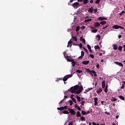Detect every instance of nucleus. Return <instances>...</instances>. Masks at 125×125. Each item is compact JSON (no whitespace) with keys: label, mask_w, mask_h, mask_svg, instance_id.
Here are the masks:
<instances>
[{"label":"nucleus","mask_w":125,"mask_h":125,"mask_svg":"<svg viewBox=\"0 0 125 125\" xmlns=\"http://www.w3.org/2000/svg\"><path fill=\"white\" fill-rule=\"evenodd\" d=\"M72 76L73 75L72 74L65 76L63 79V81L64 82V83L65 82H66L69 78H72Z\"/></svg>","instance_id":"nucleus-1"},{"label":"nucleus","mask_w":125,"mask_h":125,"mask_svg":"<svg viewBox=\"0 0 125 125\" xmlns=\"http://www.w3.org/2000/svg\"><path fill=\"white\" fill-rule=\"evenodd\" d=\"M120 28V29H124L125 28L123 27V26H119V25H114L112 26V29H118L119 28Z\"/></svg>","instance_id":"nucleus-2"},{"label":"nucleus","mask_w":125,"mask_h":125,"mask_svg":"<svg viewBox=\"0 0 125 125\" xmlns=\"http://www.w3.org/2000/svg\"><path fill=\"white\" fill-rule=\"evenodd\" d=\"M68 110L71 115H73V116H75V115H76V111H75V110L72 109L71 108H68Z\"/></svg>","instance_id":"nucleus-3"},{"label":"nucleus","mask_w":125,"mask_h":125,"mask_svg":"<svg viewBox=\"0 0 125 125\" xmlns=\"http://www.w3.org/2000/svg\"><path fill=\"white\" fill-rule=\"evenodd\" d=\"M87 72H89V73H92V74H94V76L95 77H97V74H96V72H95V71L87 69Z\"/></svg>","instance_id":"nucleus-4"},{"label":"nucleus","mask_w":125,"mask_h":125,"mask_svg":"<svg viewBox=\"0 0 125 125\" xmlns=\"http://www.w3.org/2000/svg\"><path fill=\"white\" fill-rule=\"evenodd\" d=\"M114 64H116V65H118L120 67H124V64H123L122 62H115Z\"/></svg>","instance_id":"nucleus-5"},{"label":"nucleus","mask_w":125,"mask_h":125,"mask_svg":"<svg viewBox=\"0 0 125 125\" xmlns=\"http://www.w3.org/2000/svg\"><path fill=\"white\" fill-rule=\"evenodd\" d=\"M79 5H80V3L78 2H76L72 4V6H73L74 8H76V7H77V6H79Z\"/></svg>","instance_id":"nucleus-6"},{"label":"nucleus","mask_w":125,"mask_h":125,"mask_svg":"<svg viewBox=\"0 0 125 125\" xmlns=\"http://www.w3.org/2000/svg\"><path fill=\"white\" fill-rule=\"evenodd\" d=\"M66 59H67L68 62H72L74 60L72 59V58H70L68 56L65 57Z\"/></svg>","instance_id":"nucleus-7"},{"label":"nucleus","mask_w":125,"mask_h":125,"mask_svg":"<svg viewBox=\"0 0 125 125\" xmlns=\"http://www.w3.org/2000/svg\"><path fill=\"white\" fill-rule=\"evenodd\" d=\"M98 20L99 21H102L103 20H107V18H103L102 17H100L98 18Z\"/></svg>","instance_id":"nucleus-8"},{"label":"nucleus","mask_w":125,"mask_h":125,"mask_svg":"<svg viewBox=\"0 0 125 125\" xmlns=\"http://www.w3.org/2000/svg\"><path fill=\"white\" fill-rule=\"evenodd\" d=\"M97 101H98V98H94V105L96 106V105H97V104H98V103L97 102Z\"/></svg>","instance_id":"nucleus-9"},{"label":"nucleus","mask_w":125,"mask_h":125,"mask_svg":"<svg viewBox=\"0 0 125 125\" xmlns=\"http://www.w3.org/2000/svg\"><path fill=\"white\" fill-rule=\"evenodd\" d=\"M75 108H76L77 109V110H78V111H81V108L80 107V106L78 105V104H76L74 105Z\"/></svg>","instance_id":"nucleus-10"},{"label":"nucleus","mask_w":125,"mask_h":125,"mask_svg":"<svg viewBox=\"0 0 125 125\" xmlns=\"http://www.w3.org/2000/svg\"><path fill=\"white\" fill-rule=\"evenodd\" d=\"M79 87H80V86H79V85H76L74 86V87H73V89H74V90H75V91L78 90V89H79Z\"/></svg>","instance_id":"nucleus-11"},{"label":"nucleus","mask_w":125,"mask_h":125,"mask_svg":"<svg viewBox=\"0 0 125 125\" xmlns=\"http://www.w3.org/2000/svg\"><path fill=\"white\" fill-rule=\"evenodd\" d=\"M102 88H105V86H106V83H105V81H103L102 83Z\"/></svg>","instance_id":"nucleus-12"},{"label":"nucleus","mask_w":125,"mask_h":125,"mask_svg":"<svg viewBox=\"0 0 125 125\" xmlns=\"http://www.w3.org/2000/svg\"><path fill=\"white\" fill-rule=\"evenodd\" d=\"M80 40L83 42V43H84V44H85V40L84 39V38H83V37H81L80 38Z\"/></svg>","instance_id":"nucleus-13"},{"label":"nucleus","mask_w":125,"mask_h":125,"mask_svg":"<svg viewBox=\"0 0 125 125\" xmlns=\"http://www.w3.org/2000/svg\"><path fill=\"white\" fill-rule=\"evenodd\" d=\"M70 91H71V92L72 93H75V92H76L75 89H74V88L73 87H72L70 88Z\"/></svg>","instance_id":"nucleus-14"},{"label":"nucleus","mask_w":125,"mask_h":125,"mask_svg":"<svg viewBox=\"0 0 125 125\" xmlns=\"http://www.w3.org/2000/svg\"><path fill=\"white\" fill-rule=\"evenodd\" d=\"M72 39L73 40V41H75V42L78 41V38H77V36H73V35H72Z\"/></svg>","instance_id":"nucleus-15"},{"label":"nucleus","mask_w":125,"mask_h":125,"mask_svg":"<svg viewBox=\"0 0 125 125\" xmlns=\"http://www.w3.org/2000/svg\"><path fill=\"white\" fill-rule=\"evenodd\" d=\"M82 63L84 65H87V64L89 63V61H85L82 62Z\"/></svg>","instance_id":"nucleus-16"},{"label":"nucleus","mask_w":125,"mask_h":125,"mask_svg":"<svg viewBox=\"0 0 125 125\" xmlns=\"http://www.w3.org/2000/svg\"><path fill=\"white\" fill-rule=\"evenodd\" d=\"M94 10L93 8L91 7L88 9V12H90V13H93Z\"/></svg>","instance_id":"nucleus-17"},{"label":"nucleus","mask_w":125,"mask_h":125,"mask_svg":"<svg viewBox=\"0 0 125 125\" xmlns=\"http://www.w3.org/2000/svg\"><path fill=\"white\" fill-rule=\"evenodd\" d=\"M113 48L114 50H117L118 49V46H117V44H115L113 45Z\"/></svg>","instance_id":"nucleus-18"},{"label":"nucleus","mask_w":125,"mask_h":125,"mask_svg":"<svg viewBox=\"0 0 125 125\" xmlns=\"http://www.w3.org/2000/svg\"><path fill=\"white\" fill-rule=\"evenodd\" d=\"M71 64H72V67H75V66L76 65V62H75L74 60H73L71 62Z\"/></svg>","instance_id":"nucleus-19"},{"label":"nucleus","mask_w":125,"mask_h":125,"mask_svg":"<svg viewBox=\"0 0 125 125\" xmlns=\"http://www.w3.org/2000/svg\"><path fill=\"white\" fill-rule=\"evenodd\" d=\"M104 91V92H105V93H107V92H108V84L105 86Z\"/></svg>","instance_id":"nucleus-20"},{"label":"nucleus","mask_w":125,"mask_h":125,"mask_svg":"<svg viewBox=\"0 0 125 125\" xmlns=\"http://www.w3.org/2000/svg\"><path fill=\"white\" fill-rule=\"evenodd\" d=\"M106 23H107L106 21H102L100 22V24H101V25H104V24H106Z\"/></svg>","instance_id":"nucleus-21"},{"label":"nucleus","mask_w":125,"mask_h":125,"mask_svg":"<svg viewBox=\"0 0 125 125\" xmlns=\"http://www.w3.org/2000/svg\"><path fill=\"white\" fill-rule=\"evenodd\" d=\"M73 42V41L70 40L69 42H68V44H69V46H72V44H70V43H72ZM67 47H69V45H67Z\"/></svg>","instance_id":"nucleus-22"},{"label":"nucleus","mask_w":125,"mask_h":125,"mask_svg":"<svg viewBox=\"0 0 125 125\" xmlns=\"http://www.w3.org/2000/svg\"><path fill=\"white\" fill-rule=\"evenodd\" d=\"M95 49H99V50H100V47H99V45H97L94 46Z\"/></svg>","instance_id":"nucleus-23"},{"label":"nucleus","mask_w":125,"mask_h":125,"mask_svg":"<svg viewBox=\"0 0 125 125\" xmlns=\"http://www.w3.org/2000/svg\"><path fill=\"white\" fill-rule=\"evenodd\" d=\"M119 98L121 99V100H125V97L121 95L119 96Z\"/></svg>","instance_id":"nucleus-24"},{"label":"nucleus","mask_w":125,"mask_h":125,"mask_svg":"<svg viewBox=\"0 0 125 125\" xmlns=\"http://www.w3.org/2000/svg\"><path fill=\"white\" fill-rule=\"evenodd\" d=\"M100 26V23H99V22H96L95 23V27H99Z\"/></svg>","instance_id":"nucleus-25"},{"label":"nucleus","mask_w":125,"mask_h":125,"mask_svg":"<svg viewBox=\"0 0 125 125\" xmlns=\"http://www.w3.org/2000/svg\"><path fill=\"white\" fill-rule=\"evenodd\" d=\"M76 116L77 117H81V112H80V111H77Z\"/></svg>","instance_id":"nucleus-26"},{"label":"nucleus","mask_w":125,"mask_h":125,"mask_svg":"<svg viewBox=\"0 0 125 125\" xmlns=\"http://www.w3.org/2000/svg\"><path fill=\"white\" fill-rule=\"evenodd\" d=\"M81 120L82 122H84V121H85V118L83 116H82L81 117Z\"/></svg>","instance_id":"nucleus-27"},{"label":"nucleus","mask_w":125,"mask_h":125,"mask_svg":"<svg viewBox=\"0 0 125 125\" xmlns=\"http://www.w3.org/2000/svg\"><path fill=\"white\" fill-rule=\"evenodd\" d=\"M71 98L72 101H73V102H74V103H77V101H76V99H75V98H74V97H71Z\"/></svg>","instance_id":"nucleus-28"},{"label":"nucleus","mask_w":125,"mask_h":125,"mask_svg":"<svg viewBox=\"0 0 125 125\" xmlns=\"http://www.w3.org/2000/svg\"><path fill=\"white\" fill-rule=\"evenodd\" d=\"M97 31H98L97 29H96L91 30V32L92 33H96L97 32Z\"/></svg>","instance_id":"nucleus-29"},{"label":"nucleus","mask_w":125,"mask_h":125,"mask_svg":"<svg viewBox=\"0 0 125 125\" xmlns=\"http://www.w3.org/2000/svg\"><path fill=\"white\" fill-rule=\"evenodd\" d=\"M117 99L115 98V97L112 98L111 101L116 102V101H117Z\"/></svg>","instance_id":"nucleus-30"},{"label":"nucleus","mask_w":125,"mask_h":125,"mask_svg":"<svg viewBox=\"0 0 125 125\" xmlns=\"http://www.w3.org/2000/svg\"><path fill=\"white\" fill-rule=\"evenodd\" d=\"M100 92H102V88L99 89L98 91H97V93H100Z\"/></svg>","instance_id":"nucleus-31"},{"label":"nucleus","mask_w":125,"mask_h":125,"mask_svg":"<svg viewBox=\"0 0 125 125\" xmlns=\"http://www.w3.org/2000/svg\"><path fill=\"white\" fill-rule=\"evenodd\" d=\"M57 110H60V111H62V110H64L63 107H58Z\"/></svg>","instance_id":"nucleus-32"},{"label":"nucleus","mask_w":125,"mask_h":125,"mask_svg":"<svg viewBox=\"0 0 125 125\" xmlns=\"http://www.w3.org/2000/svg\"><path fill=\"white\" fill-rule=\"evenodd\" d=\"M80 31V26H78L76 27V31L79 32Z\"/></svg>","instance_id":"nucleus-33"},{"label":"nucleus","mask_w":125,"mask_h":125,"mask_svg":"<svg viewBox=\"0 0 125 125\" xmlns=\"http://www.w3.org/2000/svg\"><path fill=\"white\" fill-rule=\"evenodd\" d=\"M63 114H70V113L68 112L67 110H64L63 111Z\"/></svg>","instance_id":"nucleus-34"},{"label":"nucleus","mask_w":125,"mask_h":125,"mask_svg":"<svg viewBox=\"0 0 125 125\" xmlns=\"http://www.w3.org/2000/svg\"><path fill=\"white\" fill-rule=\"evenodd\" d=\"M100 3V0H96L95 1L96 4H99Z\"/></svg>","instance_id":"nucleus-35"},{"label":"nucleus","mask_w":125,"mask_h":125,"mask_svg":"<svg viewBox=\"0 0 125 125\" xmlns=\"http://www.w3.org/2000/svg\"><path fill=\"white\" fill-rule=\"evenodd\" d=\"M96 37L98 38V41H100V39H101V36L100 35H97Z\"/></svg>","instance_id":"nucleus-36"},{"label":"nucleus","mask_w":125,"mask_h":125,"mask_svg":"<svg viewBox=\"0 0 125 125\" xmlns=\"http://www.w3.org/2000/svg\"><path fill=\"white\" fill-rule=\"evenodd\" d=\"M81 56L83 57L84 56V52L83 51H81Z\"/></svg>","instance_id":"nucleus-37"},{"label":"nucleus","mask_w":125,"mask_h":125,"mask_svg":"<svg viewBox=\"0 0 125 125\" xmlns=\"http://www.w3.org/2000/svg\"><path fill=\"white\" fill-rule=\"evenodd\" d=\"M77 99L78 100L79 102H81V97L80 96H77Z\"/></svg>","instance_id":"nucleus-38"},{"label":"nucleus","mask_w":125,"mask_h":125,"mask_svg":"<svg viewBox=\"0 0 125 125\" xmlns=\"http://www.w3.org/2000/svg\"><path fill=\"white\" fill-rule=\"evenodd\" d=\"M93 88L92 87L89 88L87 90H86V91L87 92H88V91H90V90H91V89H93Z\"/></svg>","instance_id":"nucleus-39"},{"label":"nucleus","mask_w":125,"mask_h":125,"mask_svg":"<svg viewBox=\"0 0 125 125\" xmlns=\"http://www.w3.org/2000/svg\"><path fill=\"white\" fill-rule=\"evenodd\" d=\"M83 3H84V4H86V3H87V2H88V0H83Z\"/></svg>","instance_id":"nucleus-40"},{"label":"nucleus","mask_w":125,"mask_h":125,"mask_svg":"<svg viewBox=\"0 0 125 125\" xmlns=\"http://www.w3.org/2000/svg\"><path fill=\"white\" fill-rule=\"evenodd\" d=\"M77 73H79V74H81V73H83V71L80 70H76Z\"/></svg>","instance_id":"nucleus-41"},{"label":"nucleus","mask_w":125,"mask_h":125,"mask_svg":"<svg viewBox=\"0 0 125 125\" xmlns=\"http://www.w3.org/2000/svg\"><path fill=\"white\" fill-rule=\"evenodd\" d=\"M81 92H82L80 90H78L76 91V94H80V93H81Z\"/></svg>","instance_id":"nucleus-42"},{"label":"nucleus","mask_w":125,"mask_h":125,"mask_svg":"<svg viewBox=\"0 0 125 125\" xmlns=\"http://www.w3.org/2000/svg\"><path fill=\"white\" fill-rule=\"evenodd\" d=\"M83 89V86H81L80 87L79 90H80L82 92Z\"/></svg>","instance_id":"nucleus-43"},{"label":"nucleus","mask_w":125,"mask_h":125,"mask_svg":"<svg viewBox=\"0 0 125 125\" xmlns=\"http://www.w3.org/2000/svg\"><path fill=\"white\" fill-rule=\"evenodd\" d=\"M90 21H91V19H88L85 21V22H90Z\"/></svg>","instance_id":"nucleus-44"},{"label":"nucleus","mask_w":125,"mask_h":125,"mask_svg":"<svg viewBox=\"0 0 125 125\" xmlns=\"http://www.w3.org/2000/svg\"><path fill=\"white\" fill-rule=\"evenodd\" d=\"M82 115H86V113L85 112V111H83H83H82Z\"/></svg>","instance_id":"nucleus-45"},{"label":"nucleus","mask_w":125,"mask_h":125,"mask_svg":"<svg viewBox=\"0 0 125 125\" xmlns=\"http://www.w3.org/2000/svg\"><path fill=\"white\" fill-rule=\"evenodd\" d=\"M87 47L88 49H91V46H90V45H89V44L87 45Z\"/></svg>","instance_id":"nucleus-46"},{"label":"nucleus","mask_w":125,"mask_h":125,"mask_svg":"<svg viewBox=\"0 0 125 125\" xmlns=\"http://www.w3.org/2000/svg\"><path fill=\"white\" fill-rule=\"evenodd\" d=\"M118 49H119V50H120V51H122V49H123V47L120 46L118 47Z\"/></svg>","instance_id":"nucleus-47"},{"label":"nucleus","mask_w":125,"mask_h":125,"mask_svg":"<svg viewBox=\"0 0 125 125\" xmlns=\"http://www.w3.org/2000/svg\"><path fill=\"white\" fill-rule=\"evenodd\" d=\"M90 57L93 59V58H94V55L93 54H90Z\"/></svg>","instance_id":"nucleus-48"},{"label":"nucleus","mask_w":125,"mask_h":125,"mask_svg":"<svg viewBox=\"0 0 125 125\" xmlns=\"http://www.w3.org/2000/svg\"><path fill=\"white\" fill-rule=\"evenodd\" d=\"M63 107V110H67V109H68V106L67 105H65Z\"/></svg>","instance_id":"nucleus-49"},{"label":"nucleus","mask_w":125,"mask_h":125,"mask_svg":"<svg viewBox=\"0 0 125 125\" xmlns=\"http://www.w3.org/2000/svg\"><path fill=\"white\" fill-rule=\"evenodd\" d=\"M84 103H85V101H82L81 102V105H82V106H83V105H84Z\"/></svg>","instance_id":"nucleus-50"},{"label":"nucleus","mask_w":125,"mask_h":125,"mask_svg":"<svg viewBox=\"0 0 125 125\" xmlns=\"http://www.w3.org/2000/svg\"><path fill=\"white\" fill-rule=\"evenodd\" d=\"M69 103H70V106H72V105H73V101H69Z\"/></svg>","instance_id":"nucleus-51"},{"label":"nucleus","mask_w":125,"mask_h":125,"mask_svg":"<svg viewBox=\"0 0 125 125\" xmlns=\"http://www.w3.org/2000/svg\"><path fill=\"white\" fill-rule=\"evenodd\" d=\"M98 11V10L97 9H95L94 10V13H96Z\"/></svg>","instance_id":"nucleus-52"},{"label":"nucleus","mask_w":125,"mask_h":125,"mask_svg":"<svg viewBox=\"0 0 125 125\" xmlns=\"http://www.w3.org/2000/svg\"><path fill=\"white\" fill-rule=\"evenodd\" d=\"M125 85H124V84H122V86L121 87V88L122 89H124V88H125Z\"/></svg>","instance_id":"nucleus-53"},{"label":"nucleus","mask_w":125,"mask_h":125,"mask_svg":"<svg viewBox=\"0 0 125 125\" xmlns=\"http://www.w3.org/2000/svg\"><path fill=\"white\" fill-rule=\"evenodd\" d=\"M100 67V65H99V64L96 65V68H97V69H99Z\"/></svg>","instance_id":"nucleus-54"},{"label":"nucleus","mask_w":125,"mask_h":125,"mask_svg":"<svg viewBox=\"0 0 125 125\" xmlns=\"http://www.w3.org/2000/svg\"><path fill=\"white\" fill-rule=\"evenodd\" d=\"M79 46H80V48H82L83 47V44L80 43L79 44Z\"/></svg>","instance_id":"nucleus-55"},{"label":"nucleus","mask_w":125,"mask_h":125,"mask_svg":"<svg viewBox=\"0 0 125 125\" xmlns=\"http://www.w3.org/2000/svg\"><path fill=\"white\" fill-rule=\"evenodd\" d=\"M108 26H109V25H106L105 27H104L103 28V30H105V29H106V28H107V27H108Z\"/></svg>","instance_id":"nucleus-56"},{"label":"nucleus","mask_w":125,"mask_h":125,"mask_svg":"<svg viewBox=\"0 0 125 125\" xmlns=\"http://www.w3.org/2000/svg\"><path fill=\"white\" fill-rule=\"evenodd\" d=\"M78 2H83V0H77Z\"/></svg>","instance_id":"nucleus-57"},{"label":"nucleus","mask_w":125,"mask_h":125,"mask_svg":"<svg viewBox=\"0 0 125 125\" xmlns=\"http://www.w3.org/2000/svg\"><path fill=\"white\" fill-rule=\"evenodd\" d=\"M105 114H106V115H110V113H109V112H107V111H105Z\"/></svg>","instance_id":"nucleus-58"},{"label":"nucleus","mask_w":125,"mask_h":125,"mask_svg":"<svg viewBox=\"0 0 125 125\" xmlns=\"http://www.w3.org/2000/svg\"><path fill=\"white\" fill-rule=\"evenodd\" d=\"M88 114H90V111H88L87 112H86V115H87Z\"/></svg>","instance_id":"nucleus-59"},{"label":"nucleus","mask_w":125,"mask_h":125,"mask_svg":"<svg viewBox=\"0 0 125 125\" xmlns=\"http://www.w3.org/2000/svg\"><path fill=\"white\" fill-rule=\"evenodd\" d=\"M83 57L82 56H80L79 57H78V59H83Z\"/></svg>","instance_id":"nucleus-60"},{"label":"nucleus","mask_w":125,"mask_h":125,"mask_svg":"<svg viewBox=\"0 0 125 125\" xmlns=\"http://www.w3.org/2000/svg\"><path fill=\"white\" fill-rule=\"evenodd\" d=\"M119 39H121V38H122V35H119L118 36Z\"/></svg>","instance_id":"nucleus-61"},{"label":"nucleus","mask_w":125,"mask_h":125,"mask_svg":"<svg viewBox=\"0 0 125 125\" xmlns=\"http://www.w3.org/2000/svg\"><path fill=\"white\" fill-rule=\"evenodd\" d=\"M92 124L93 125H96V123H95L94 122H92Z\"/></svg>","instance_id":"nucleus-62"},{"label":"nucleus","mask_w":125,"mask_h":125,"mask_svg":"<svg viewBox=\"0 0 125 125\" xmlns=\"http://www.w3.org/2000/svg\"><path fill=\"white\" fill-rule=\"evenodd\" d=\"M68 125H73V123H70L68 124Z\"/></svg>","instance_id":"nucleus-63"},{"label":"nucleus","mask_w":125,"mask_h":125,"mask_svg":"<svg viewBox=\"0 0 125 125\" xmlns=\"http://www.w3.org/2000/svg\"><path fill=\"white\" fill-rule=\"evenodd\" d=\"M123 47L124 48V51H125V44L123 45Z\"/></svg>","instance_id":"nucleus-64"}]
</instances>
